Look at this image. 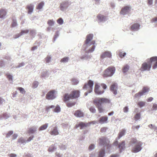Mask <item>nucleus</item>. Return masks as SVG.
<instances>
[{
    "mask_svg": "<svg viewBox=\"0 0 157 157\" xmlns=\"http://www.w3.org/2000/svg\"><path fill=\"white\" fill-rule=\"evenodd\" d=\"M93 37V35L92 34H88L86 36V40L85 41V44L87 45L92 40Z\"/></svg>",
    "mask_w": 157,
    "mask_h": 157,
    "instance_id": "12",
    "label": "nucleus"
},
{
    "mask_svg": "<svg viewBox=\"0 0 157 157\" xmlns=\"http://www.w3.org/2000/svg\"><path fill=\"white\" fill-rule=\"evenodd\" d=\"M17 25V23L16 21L15 20H13V22L12 24V26L13 27H14Z\"/></svg>",
    "mask_w": 157,
    "mask_h": 157,
    "instance_id": "54",
    "label": "nucleus"
},
{
    "mask_svg": "<svg viewBox=\"0 0 157 157\" xmlns=\"http://www.w3.org/2000/svg\"><path fill=\"white\" fill-rule=\"evenodd\" d=\"M38 85V82H36V81L34 82L33 83V86H32L33 87V88H36V87H37Z\"/></svg>",
    "mask_w": 157,
    "mask_h": 157,
    "instance_id": "47",
    "label": "nucleus"
},
{
    "mask_svg": "<svg viewBox=\"0 0 157 157\" xmlns=\"http://www.w3.org/2000/svg\"><path fill=\"white\" fill-rule=\"evenodd\" d=\"M108 120V117L106 116H102L101 117L99 120V122L102 124L107 123Z\"/></svg>",
    "mask_w": 157,
    "mask_h": 157,
    "instance_id": "19",
    "label": "nucleus"
},
{
    "mask_svg": "<svg viewBox=\"0 0 157 157\" xmlns=\"http://www.w3.org/2000/svg\"><path fill=\"white\" fill-rule=\"evenodd\" d=\"M140 127V126L139 125H137L136 126H133L132 128L133 130H135V129L138 130L139 128Z\"/></svg>",
    "mask_w": 157,
    "mask_h": 157,
    "instance_id": "52",
    "label": "nucleus"
},
{
    "mask_svg": "<svg viewBox=\"0 0 157 157\" xmlns=\"http://www.w3.org/2000/svg\"><path fill=\"white\" fill-rule=\"evenodd\" d=\"M13 133V132L12 131H9L6 134V137L8 138L10 137Z\"/></svg>",
    "mask_w": 157,
    "mask_h": 157,
    "instance_id": "51",
    "label": "nucleus"
},
{
    "mask_svg": "<svg viewBox=\"0 0 157 157\" xmlns=\"http://www.w3.org/2000/svg\"><path fill=\"white\" fill-rule=\"evenodd\" d=\"M93 82L90 80L88 82L87 84H85L83 87V89H86L88 90L89 93H90L92 90L93 86Z\"/></svg>",
    "mask_w": 157,
    "mask_h": 157,
    "instance_id": "7",
    "label": "nucleus"
},
{
    "mask_svg": "<svg viewBox=\"0 0 157 157\" xmlns=\"http://www.w3.org/2000/svg\"><path fill=\"white\" fill-rule=\"evenodd\" d=\"M54 21L52 20H49L47 22V23L50 26L53 25L54 24Z\"/></svg>",
    "mask_w": 157,
    "mask_h": 157,
    "instance_id": "40",
    "label": "nucleus"
},
{
    "mask_svg": "<svg viewBox=\"0 0 157 157\" xmlns=\"http://www.w3.org/2000/svg\"><path fill=\"white\" fill-rule=\"evenodd\" d=\"M17 136V135L16 134H14L12 136V139L13 140H14L16 139Z\"/></svg>",
    "mask_w": 157,
    "mask_h": 157,
    "instance_id": "63",
    "label": "nucleus"
},
{
    "mask_svg": "<svg viewBox=\"0 0 157 157\" xmlns=\"http://www.w3.org/2000/svg\"><path fill=\"white\" fill-rule=\"evenodd\" d=\"M107 129L106 127H103L101 129V131L102 132H105Z\"/></svg>",
    "mask_w": 157,
    "mask_h": 157,
    "instance_id": "60",
    "label": "nucleus"
},
{
    "mask_svg": "<svg viewBox=\"0 0 157 157\" xmlns=\"http://www.w3.org/2000/svg\"><path fill=\"white\" fill-rule=\"evenodd\" d=\"M142 144L141 141H138L136 138H132L130 141V144L131 145L135 144L132 148V152L136 153L140 151L142 149Z\"/></svg>",
    "mask_w": 157,
    "mask_h": 157,
    "instance_id": "2",
    "label": "nucleus"
},
{
    "mask_svg": "<svg viewBox=\"0 0 157 157\" xmlns=\"http://www.w3.org/2000/svg\"><path fill=\"white\" fill-rule=\"evenodd\" d=\"M93 101L95 103H98L101 105L102 104H108L110 102V101L109 99L102 98H97Z\"/></svg>",
    "mask_w": 157,
    "mask_h": 157,
    "instance_id": "5",
    "label": "nucleus"
},
{
    "mask_svg": "<svg viewBox=\"0 0 157 157\" xmlns=\"http://www.w3.org/2000/svg\"><path fill=\"white\" fill-rule=\"evenodd\" d=\"M148 59L147 62H144L142 64L140 70L142 71H149L150 69L151 64L153 62L156 61L154 64L153 65L152 68L153 69H155L157 67V57H152L149 59Z\"/></svg>",
    "mask_w": 157,
    "mask_h": 157,
    "instance_id": "1",
    "label": "nucleus"
},
{
    "mask_svg": "<svg viewBox=\"0 0 157 157\" xmlns=\"http://www.w3.org/2000/svg\"><path fill=\"white\" fill-rule=\"evenodd\" d=\"M7 78L9 79V80H12V76L10 75H6Z\"/></svg>",
    "mask_w": 157,
    "mask_h": 157,
    "instance_id": "58",
    "label": "nucleus"
},
{
    "mask_svg": "<svg viewBox=\"0 0 157 157\" xmlns=\"http://www.w3.org/2000/svg\"><path fill=\"white\" fill-rule=\"evenodd\" d=\"M149 90V88L147 87L144 86L143 87L142 90L141 91L143 93V94H144L145 93L148 92Z\"/></svg>",
    "mask_w": 157,
    "mask_h": 157,
    "instance_id": "29",
    "label": "nucleus"
},
{
    "mask_svg": "<svg viewBox=\"0 0 157 157\" xmlns=\"http://www.w3.org/2000/svg\"><path fill=\"white\" fill-rule=\"evenodd\" d=\"M34 8V6L33 5L31 4L27 5L26 6V9L28 10V13L31 14L33 12Z\"/></svg>",
    "mask_w": 157,
    "mask_h": 157,
    "instance_id": "17",
    "label": "nucleus"
},
{
    "mask_svg": "<svg viewBox=\"0 0 157 157\" xmlns=\"http://www.w3.org/2000/svg\"><path fill=\"white\" fill-rule=\"evenodd\" d=\"M35 31L34 30H31L30 31V35H33V34H35Z\"/></svg>",
    "mask_w": 157,
    "mask_h": 157,
    "instance_id": "62",
    "label": "nucleus"
},
{
    "mask_svg": "<svg viewBox=\"0 0 157 157\" xmlns=\"http://www.w3.org/2000/svg\"><path fill=\"white\" fill-rule=\"evenodd\" d=\"M56 148H55V147L52 146H51V147H50L48 149V151L49 152H52L54 151V150Z\"/></svg>",
    "mask_w": 157,
    "mask_h": 157,
    "instance_id": "49",
    "label": "nucleus"
},
{
    "mask_svg": "<svg viewBox=\"0 0 157 157\" xmlns=\"http://www.w3.org/2000/svg\"><path fill=\"white\" fill-rule=\"evenodd\" d=\"M125 132V130L124 129H122L121 132H120L118 134V139H120L121 137L123 136Z\"/></svg>",
    "mask_w": 157,
    "mask_h": 157,
    "instance_id": "35",
    "label": "nucleus"
},
{
    "mask_svg": "<svg viewBox=\"0 0 157 157\" xmlns=\"http://www.w3.org/2000/svg\"><path fill=\"white\" fill-rule=\"evenodd\" d=\"M48 125V123H46L42 125L39 128V130L40 131L46 129L47 128Z\"/></svg>",
    "mask_w": 157,
    "mask_h": 157,
    "instance_id": "27",
    "label": "nucleus"
},
{
    "mask_svg": "<svg viewBox=\"0 0 157 157\" xmlns=\"http://www.w3.org/2000/svg\"><path fill=\"white\" fill-rule=\"evenodd\" d=\"M36 127H33L28 129L27 132L28 134H33L36 131Z\"/></svg>",
    "mask_w": 157,
    "mask_h": 157,
    "instance_id": "21",
    "label": "nucleus"
},
{
    "mask_svg": "<svg viewBox=\"0 0 157 157\" xmlns=\"http://www.w3.org/2000/svg\"><path fill=\"white\" fill-rule=\"evenodd\" d=\"M97 17L98 19L100 21H103L105 20V17L103 15L99 14L98 15Z\"/></svg>",
    "mask_w": 157,
    "mask_h": 157,
    "instance_id": "26",
    "label": "nucleus"
},
{
    "mask_svg": "<svg viewBox=\"0 0 157 157\" xmlns=\"http://www.w3.org/2000/svg\"><path fill=\"white\" fill-rule=\"evenodd\" d=\"M55 106L54 105H51L50 106H47L45 108L46 111L47 112H48L51 108H53Z\"/></svg>",
    "mask_w": 157,
    "mask_h": 157,
    "instance_id": "45",
    "label": "nucleus"
},
{
    "mask_svg": "<svg viewBox=\"0 0 157 157\" xmlns=\"http://www.w3.org/2000/svg\"><path fill=\"white\" fill-rule=\"evenodd\" d=\"M80 93V91L78 90L72 91L70 93L71 98L74 99L78 98L79 97Z\"/></svg>",
    "mask_w": 157,
    "mask_h": 157,
    "instance_id": "9",
    "label": "nucleus"
},
{
    "mask_svg": "<svg viewBox=\"0 0 157 157\" xmlns=\"http://www.w3.org/2000/svg\"><path fill=\"white\" fill-rule=\"evenodd\" d=\"M89 110L91 112L94 113L96 112V110L94 107L93 106H91L89 109Z\"/></svg>",
    "mask_w": 157,
    "mask_h": 157,
    "instance_id": "44",
    "label": "nucleus"
},
{
    "mask_svg": "<svg viewBox=\"0 0 157 157\" xmlns=\"http://www.w3.org/2000/svg\"><path fill=\"white\" fill-rule=\"evenodd\" d=\"M95 46L94 45L92 46V47L90 49H89L88 51V52H93L95 49Z\"/></svg>",
    "mask_w": 157,
    "mask_h": 157,
    "instance_id": "50",
    "label": "nucleus"
},
{
    "mask_svg": "<svg viewBox=\"0 0 157 157\" xmlns=\"http://www.w3.org/2000/svg\"><path fill=\"white\" fill-rule=\"evenodd\" d=\"M89 124L88 123H85L83 122H80L78 124L76 125L75 127L76 128H78V127H80V129H82L83 128L88 126Z\"/></svg>",
    "mask_w": 157,
    "mask_h": 157,
    "instance_id": "18",
    "label": "nucleus"
},
{
    "mask_svg": "<svg viewBox=\"0 0 157 157\" xmlns=\"http://www.w3.org/2000/svg\"><path fill=\"white\" fill-rule=\"evenodd\" d=\"M69 58L68 57H65L62 58L60 61L61 63H66L68 61Z\"/></svg>",
    "mask_w": 157,
    "mask_h": 157,
    "instance_id": "39",
    "label": "nucleus"
},
{
    "mask_svg": "<svg viewBox=\"0 0 157 157\" xmlns=\"http://www.w3.org/2000/svg\"><path fill=\"white\" fill-rule=\"evenodd\" d=\"M128 108L127 106L125 107L123 109V111L124 112H127L128 111Z\"/></svg>",
    "mask_w": 157,
    "mask_h": 157,
    "instance_id": "59",
    "label": "nucleus"
},
{
    "mask_svg": "<svg viewBox=\"0 0 157 157\" xmlns=\"http://www.w3.org/2000/svg\"><path fill=\"white\" fill-rule=\"evenodd\" d=\"M74 114L76 117H83L84 115L83 113L79 110L76 111Z\"/></svg>",
    "mask_w": 157,
    "mask_h": 157,
    "instance_id": "20",
    "label": "nucleus"
},
{
    "mask_svg": "<svg viewBox=\"0 0 157 157\" xmlns=\"http://www.w3.org/2000/svg\"><path fill=\"white\" fill-rule=\"evenodd\" d=\"M34 137V136H31L30 137H29L27 140L26 141L27 142H29L31 140H32Z\"/></svg>",
    "mask_w": 157,
    "mask_h": 157,
    "instance_id": "56",
    "label": "nucleus"
},
{
    "mask_svg": "<svg viewBox=\"0 0 157 157\" xmlns=\"http://www.w3.org/2000/svg\"><path fill=\"white\" fill-rule=\"evenodd\" d=\"M99 144L100 145H103L106 146L107 148H109L111 146V144H109V140L105 137H102L99 139Z\"/></svg>",
    "mask_w": 157,
    "mask_h": 157,
    "instance_id": "6",
    "label": "nucleus"
},
{
    "mask_svg": "<svg viewBox=\"0 0 157 157\" xmlns=\"http://www.w3.org/2000/svg\"><path fill=\"white\" fill-rule=\"evenodd\" d=\"M56 92L54 90H52L48 92L46 95V99L48 100H53L55 99L56 97L55 95Z\"/></svg>",
    "mask_w": 157,
    "mask_h": 157,
    "instance_id": "8",
    "label": "nucleus"
},
{
    "mask_svg": "<svg viewBox=\"0 0 157 157\" xmlns=\"http://www.w3.org/2000/svg\"><path fill=\"white\" fill-rule=\"evenodd\" d=\"M57 22L59 25H62L63 23V21L62 18H59L57 21Z\"/></svg>",
    "mask_w": 157,
    "mask_h": 157,
    "instance_id": "46",
    "label": "nucleus"
},
{
    "mask_svg": "<svg viewBox=\"0 0 157 157\" xmlns=\"http://www.w3.org/2000/svg\"><path fill=\"white\" fill-rule=\"evenodd\" d=\"M26 141L22 137L19 138L18 140V142L21 144L25 143Z\"/></svg>",
    "mask_w": 157,
    "mask_h": 157,
    "instance_id": "42",
    "label": "nucleus"
},
{
    "mask_svg": "<svg viewBox=\"0 0 157 157\" xmlns=\"http://www.w3.org/2000/svg\"><path fill=\"white\" fill-rule=\"evenodd\" d=\"M29 30L28 29L21 30V32L20 33V35H22L25 34L29 32Z\"/></svg>",
    "mask_w": 157,
    "mask_h": 157,
    "instance_id": "43",
    "label": "nucleus"
},
{
    "mask_svg": "<svg viewBox=\"0 0 157 157\" xmlns=\"http://www.w3.org/2000/svg\"><path fill=\"white\" fill-rule=\"evenodd\" d=\"M50 134L51 135L56 136L59 134V132L57 130V127H54L50 132Z\"/></svg>",
    "mask_w": 157,
    "mask_h": 157,
    "instance_id": "16",
    "label": "nucleus"
},
{
    "mask_svg": "<svg viewBox=\"0 0 157 157\" xmlns=\"http://www.w3.org/2000/svg\"><path fill=\"white\" fill-rule=\"evenodd\" d=\"M115 68L113 66L109 67L104 71L103 76L104 77H108L111 76L115 73Z\"/></svg>",
    "mask_w": 157,
    "mask_h": 157,
    "instance_id": "4",
    "label": "nucleus"
},
{
    "mask_svg": "<svg viewBox=\"0 0 157 157\" xmlns=\"http://www.w3.org/2000/svg\"><path fill=\"white\" fill-rule=\"evenodd\" d=\"M117 84L116 83H115L111 85L110 89V90L114 94L116 95L117 94Z\"/></svg>",
    "mask_w": 157,
    "mask_h": 157,
    "instance_id": "13",
    "label": "nucleus"
},
{
    "mask_svg": "<svg viewBox=\"0 0 157 157\" xmlns=\"http://www.w3.org/2000/svg\"><path fill=\"white\" fill-rule=\"evenodd\" d=\"M130 8V7L129 6H124L121 9L120 13L123 15L125 14L129 11Z\"/></svg>",
    "mask_w": 157,
    "mask_h": 157,
    "instance_id": "11",
    "label": "nucleus"
},
{
    "mask_svg": "<svg viewBox=\"0 0 157 157\" xmlns=\"http://www.w3.org/2000/svg\"><path fill=\"white\" fill-rule=\"evenodd\" d=\"M105 154V151L104 149H101L99 152L98 157H103Z\"/></svg>",
    "mask_w": 157,
    "mask_h": 157,
    "instance_id": "28",
    "label": "nucleus"
},
{
    "mask_svg": "<svg viewBox=\"0 0 157 157\" xmlns=\"http://www.w3.org/2000/svg\"><path fill=\"white\" fill-rule=\"evenodd\" d=\"M69 2L67 1L63 2L60 4V8L61 10H63L65 8L68 7Z\"/></svg>",
    "mask_w": 157,
    "mask_h": 157,
    "instance_id": "15",
    "label": "nucleus"
},
{
    "mask_svg": "<svg viewBox=\"0 0 157 157\" xmlns=\"http://www.w3.org/2000/svg\"><path fill=\"white\" fill-rule=\"evenodd\" d=\"M7 12L6 10L3 9L0 10V18H3L6 15Z\"/></svg>",
    "mask_w": 157,
    "mask_h": 157,
    "instance_id": "24",
    "label": "nucleus"
},
{
    "mask_svg": "<svg viewBox=\"0 0 157 157\" xmlns=\"http://www.w3.org/2000/svg\"><path fill=\"white\" fill-rule=\"evenodd\" d=\"M60 108L59 105H57L54 109L53 111L55 112L59 113L60 111Z\"/></svg>",
    "mask_w": 157,
    "mask_h": 157,
    "instance_id": "37",
    "label": "nucleus"
},
{
    "mask_svg": "<svg viewBox=\"0 0 157 157\" xmlns=\"http://www.w3.org/2000/svg\"><path fill=\"white\" fill-rule=\"evenodd\" d=\"M118 147L120 149V151L121 152L122 150L124 149L125 148V141H123L118 145Z\"/></svg>",
    "mask_w": 157,
    "mask_h": 157,
    "instance_id": "25",
    "label": "nucleus"
},
{
    "mask_svg": "<svg viewBox=\"0 0 157 157\" xmlns=\"http://www.w3.org/2000/svg\"><path fill=\"white\" fill-rule=\"evenodd\" d=\"M140 113H137L134 116V118L136 121H137L140 118Z\"/></svg>",
    "mask_w": 157,
    "mask_h": 157,
    "instance_id": "33",
    "label": "nucleus"
},
{
    "mask_svg": "<svg viewBox=\"0 0 157 157\" xmlns=\"http://www.w3.org/2000/svg\"><path fill=\"white\" fill-rule=\"evenodd\" d=\"M44 5V3L43 2H40L38 5L36 6V9L38 10H40L42 8L43 6Z\"/></svg>",
    "mask_w": 157,
    "mask_h": 157,
    "instance_id": "31",
    "label": "nucleus"
},
{
    "mask_svg": "<svg viewBox=\"0 0 157 157\" xmlns=\"http://www.w3.org/2000/svg\"><path fill=\"white\" fill-rule=\"evenodd\" d=\"M71 83L72 85H76L77 84L78 82V81L75 78H73L71 80Z\"/></svg>",
    "mask_w": 157,
    "mask_h": 157,
    "instance_id": "36",
    "label": "nucleus"
},
{
    "mask_svg": "<svg viewBox=\"0 0 157 157\" xmlns=\"http://www.w3.org/2000/svg\"><path fill=\"white\" fill-rule=\"evenodd\" d=\"M129 69V66L127 65H126L123 67L122 71L124 73H125Z\"/></svg>",
    "mask_w": 157,
    "mask_h": 157,
    "instance_id": "32",
    "label": "nucleus"
},
{
    "mask_svg": "<svg viewBox=\"0 0 157 157\" xmlns=\"http://www.w3.org/2000/svg\"><path fill=\"white\" fill-rule=\"evenodd\" d=\"M137 104L139 107L141 108L145 106V102L143 101H140L137 103Z\"/></svg>",
    "mask_w": 157,
    "mask_h": 157,
    "instance_id": "30",
    "label": "nucleus"
},
{
    "mask_svg": "<svg viewBox=\"0 0 157 157\" xmlns=\"http://www.w3.org/2000/svg\"><path fill=\"white\" fill-rule=\"evenodd\" d=\"M21 36V35H20V33H19L15 35L14 36V38H15V39L19 37V36Z\"/></svg>",
    "mask_w": 157,
    "mask_h": 157,
    "instance_id": "64",
    "label": "nucleus"
},
{
    "mask_svg": "<svg viewBox=\"0 0 157 157\" xmlns=\"http://www.w3.org/2000/svg\"><path fill=\"white\" fill-rule=\"evenodd\" d=\"M112 55L110 52L106 51L103 53L101 55L100 57L103 59L105 58H110L111 57Z\"/></svg>",
    "mask_w": 157,
    "mask_h": 157,
    "instance_id": "10",
    "label": "nucleus"
},
{
    "mask_svg": "<svg viewBox=\"0 0 157 157\" xmlns=\"http://www.w3.org/2000/svg\"><path fill=\"white\" fill-rule=\"evenodd\" d=\"M51 59V57L50 56H48L46 58L45 60L46 63H48L50 61Z\"/></svg>",
    "mask_w": 157,
    "mask_h": 157,
    "instance_id": "53",
    "label": "nucleus"
},
{
    "mask_svg": "<svg viewBox=\"0 0 157 157\" xmlns=\"http://www.w3.org/2000/svg\"><path fill=\"white\" fill-rule=\"evenodd\" d=\"M107 88V86L104 83H101L100 85L97 83L95 84L94 91L98 95H101L104 92V90Z\"/></svg>",
    "mask_w": 157,
    "mask_h": 157,
    "instance_id": "3",
    "label": "nucleus"
},
{
    "mask_svg": "<svg viewBox=\"0 0 157 157\" xmlns=\"http://www.w3.org/2000/svg\"><path fill=\"white\" fill-rule=\"evenodd\" d=\"M156 21H157V17H154L151 20V22H153Z\"/></svg>",
    "mask_w": 157,
    "mask_h": 157,
    "instance_id": "61",
    "label": "nucleus"
},
{
    "mask_svg": "<svg viewBox=\"0 0 157 157\" xmlns=\"http://www.w3.org/2000/svg\"><path fill=\"white\" fill-rule=\"evenodd\" d=\"M152 109L153 110H156L157 109V105L155 104H154L152 106Z\"/></svg>",
    "mask_w": 157,
    "mask_h": 157,
    "instance_id": "55",
    "label": "nucleus"
},
{
    "mask_svg": "<svg viewBox=\"0 0 157 157\" xmlns=\"http://www.w3.org/2000/svg\"><path fill=\"white\" fill-rule=\"evenodd\" d=\"M93 104L96 106L98 108L99 112L100 113L103 112L104 110L101 106V105L98 103H95L93 101Z\"/></svg>",
    "mask_w": 157,
    "mask_h": 157,
    "instance_id": "14",
    "label": "nucleus"
},
{
    "mask_svg": "<svg viewBox=\"0 0 157 157\" xmlns=\"http://www.w3.org/2000/svg\"><path fill=\"white\" fill-rule=\"evenodd\" d=\"M70 99H72L70 94V95H69L68 94H65L63 95V100L64 101L66 102L67 101Z\"/></svg>",
    "mask_w": 157,
    "mask_h": 157,
    "instance_id": "23",
    "label": "nucleus"
},
{
    "mask_svg": "<svg viewBox=\"0 0 157 157\" xmlns=\"http://www.w3.org/2000/svg\"><path fill=\"white\" fill-rule=\"evenodd\" d=\"M119 56L120 57L122 58L125 56L126 54L125 52H121L119 51Z\"/></svg>",
    "mask_w": 157,
    "mask_h": 157,
    "instance_id": "48",
    "label": "nucleus"
},
{
    "mask_svg": "<svg viewBox=\"0 0 157 157\" xmlns=\"http://www.w3.org/2000/svg\"><path fill=\"white\" fill-rule=\"evenodd\" d=\"M140 27L139 25L137 23H135L133 24L130 27L131 30H135L138 29Z\"/></svg>",
    "mask_w": 157,
    "mask_h": 157,
    "instance_id": "22",
    "label": "nucleus"
},
{
    "mask_svg": "<svg viewBox=\"0 0 157 157\" xmlns=\"http://www.w3.org/2000/svg\"><path fill=\"white\" fill-rule=\"evenodd\" d=\"M143 95V93L141 92V91L139 92L136 94L134 95L135 98H138L140 97L141 96Z\"/></svg>",
    "mask_w": 157,
    "mask_h": 157,
    "instance_id": "38",
    "label": "nucleus"
},
{
    "mask_svg": "<svg viewBox=\"0 0 157 157\" xmlns=\"http://www.w3.org/2000/svg\"><path fill=\"white\" fill-rule=\"evenodd\" d=\"M17 89L19 90L21 94H25V91L23 88L18 87L17 88Z\"/></svg>",
    "mask_w": 157,
    "mask_h": 157,
    "instance_id": "41",
    "label": "nucleus"
},
{
    "mask_svg": "<svg viewBox=\"0 0 157 157\" xmlns=\"http://www.w3.org/2000/svg\"><path fill=\"white\" fill-rule=\"evenodd\" d=\"M94 146L93 144H91L89 147V149L90 150H92L94 148Z\"/></svg>",
    "mask_w": 157,
    "mask_h": 157,
    "instance_id": "57",
    "label": "nucleus"
},
{
    "mask_svg": "<svg viewBox=\"0 0 157 157\" xmlns=\"http://www.w3.org/2000/svg\"><path fill=\"white\" fill-rule=\"evenodd\" d=\"M76 103L75 102H69L67 104V105L68 107H70L75 105Z\"/></svg>",
    "mask_w": 157,
    "mask_h": 157,
    "instance_id": "34",
    "label": "nucleus"
}]
</instances>
